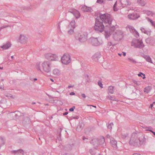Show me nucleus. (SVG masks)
I'll return each mask as SVG.
<instances>
[{
	"label": "nucleus",
	"mask_w": 155,
	"mask_h": 155,
	"mask_svg": "<svg viewBox=\"0 0 155 155\" xmlns=\"http://www.w3.org/2000/svg\"><path fill=\"white\" fill-rule=\"evenodd\" d=\"M86 81L87 82H89L90 79H89V78H86Z\"/></svg>",
	"instance_id": "obj_58"
},
{
	"label": "nucleus",
	"mask_w": 155,
	"mask_h": 155,
	"mask_svg": "<svg viewBox=\"0 0 155 155\" xmlns=\"http://www.w3.org/2000/svg\"><path fill=\"white\" fill-rule=\"evenodd\" d=\"M75 108V107L74 106H73L71 108L69 109V110L71 112L73 111L74 109Z\"/></svg>",
	"instance_id": "obj_48"
},
{
	"label": "nucleus",
	"mask_w": 155,
	"mask_h": 155,
	"mask_svg": "<svg viewBox=\"0 0 155 155\" xmlns=\"http://www.w3.org/2000/svg\"><path fill=\"white\" fill-rule=\"evenodd\" d=\"M89 152L91 154L94 155L95 153V149H91L89 150Z\"/></svg>",
	"instance_id": "obj_38"
},
{
	"label": "nucleus",
	"mask_w": 155,
	"mask_h": 155,
	"mask_svg": "<svg viewBox=\"0 0 155 155\" xmlns=\"http://www.w3.org/2000/svg\"><path fill=\"white\" fill-rule=\"evenodd\" d=\"M113 125V123H110L109 124H107V128L111 130L112 129V127Z\"/></svg>",
	"instance_id": "obj_35"
},
{
	"label": "nucleus",
	"mask_w": 155,
	"mask_h": 155,
	"mask_svg": "<svg viewBox=\"0 0 155 155\" xmlns=\"http://www.w3.org/2000/svg\"><path fill=\"white\" fill-rule=\"evenodd\" d=\"M82 129L83 126L81 124H79L78 125L77 127L76 130L79 131L81 130Z\"/></svg>",
	"instance_id": "obj_32"
},
{
	"label": "nucleus",
	"mask_w": 155,
	"mask_h": 155,
	"mask_svg": "<svg viewBox=\"0 0 155 155\" xmlns=\"http://www.w3.org/2000/svg\"><path fill=\"white\" fill-rule=\"evenodd\" d=\"M101 56L99 53H97L94 54L92 57V58L95 61H98L99 59L100 58Z\"/></svg>",
	"instance_id": "obj_15"
},
{
	"label": "nucleus",
	"mask_w": 155,
	"mask_h": 155,
	"mask_svg": "<svg viewBox=\"0 0 155 155\" xmlns=\"http://www.w3.org/2000/svg\"><path fill=\"white\" fill-rule=\"evenodd\" d=\"M99 146H101L103 147H105L106 146L105 141V139L104 137H102L99 139Z\"/></svg>",
	"instance_id": "obj_13"
},
{
	"label": "nucleus",
	"mask_w": 155,
	"mask_h": 155,
	"mask_svg": "<svg viewBox=\"0 0 155 155\" xmlns=\"http://www.w3.org/2000/svg\"><path fill=\"white\" fill-rule=\"evenodd\" d=\"M128 18L131 20H136L140 17V15L138 14L136 12H134L131 14H130L128 15Z\"/></svg>",
	"instance_id": "obj_10"
},
{
	"label": "nucleus",
	"mask_w": 155,
	"mask_h": 155,
	"mask_svg": "<svg viewBox=\"0 0 155 155\" xmlns=\"http://www.w3.org/2000/svg\"><path fill=\"white\" fill-rule=\"evenodd\" d=\"M68 33L70 34H72L74 32L73 30V29H71L68 31Z\"/></svg>",
	"instance_id": "obj_47"
},
{
	"label": "nucleus",
	"mask_w": 155,
	"mask_h": 155,
	"mask_svg": "<svg viewBox=\"0 0 155 155\" xmlns=\"http://www.w3.org/2000/svg\"><path fill=\"white\" fill-rule=\"evenodd\" d=\"M88 34L86 33H84L78 35L79 41L81 42H84L87 40Z\"/></svg>",
	"instance_id": "obj_8"
},
{
	"label": "nucleus",
	"mask_w": 155,
	"mask_h": 155,
	"mask_svg": "<svg viewBox=\"0 0 155 155\" xmlns=\"http://www.w3.org/2000/svg\"><path fill=\"white\" fill-rule=\"evenodd\" d=\"M120 2L123 7L129 6L130 4V2L129 0H120Z\"/></svg>",
	"instance_id": "obj_14"
},
{
	"label": "nucleus",
	"mask_w": 155,
	"mask_h": 155,
	"mask_svg": "<svg viewBox=\"0 0 155 155\" xmlns=\"http://www.w3.org/2000/svg\"><path fill=\"white\" fill-rule=\"evenodd\" d=\"M11 46V44L10 43L8 42L5 44L1 46V48L3 49H7L9 48Z\"/></svg>",
	"instance_id": "obj_20"
},
{
	"label": "nucleus",
	"mask_w": 155,
	"mask_h": 155,
	"mask_svg": "<svg viewBox=\"0 0 155 155\" xmlns=\"http://www.w3.org/2000/svg\"><path fill=\"white\" fill-rule=\"evenodd\" d=\"M53 73L55 75H58L60 73L59 71L57 69H54L53 70Z\"/></svg>",
	"instance_id": "obj_30"
},
{
	"label": "nucleus",
	"mask_w": 155,
	"mask_h": 155,
	"mask_svg": "<svg viewBox=\"0 0 155 155\" xmlns=\"http://www.w3.org/2000/svg\"><path fill=\"white\" fill-rule=\"evenodd\" d=\"M73 12L74 13L73 15L74 16L76 19H78L80 17V14L78 11L76 10H74Z\"/></svg>",
	"instance_id": "obj_23"
},
{
	"label": "nucleus",
	"mask_w": 155,
	"mask_h": 155,
	"mask_svg": "<svg viewBox=\"0 0 155 155\" xmlns=\"http://www.w3.org/2000/svg\"><path fill=\"white\" fill-rule=\"evenodd\" d=\"M112 19L111 16L108 13L102 14L100 13L99 17L95 18V21L94 26V29L97 32H101L104 30V26L103 24L104 23L106 25V26L111 27V30H114L115 27L112 25L111 22Z\"/></svg>",
	"instance_id": "obj_1"
},
{
	"label": "nucleus",
	"mask_w": 155,
	"mask_h": 155,
	"mask_svg": "<svg viewBox=\"0 0 155 155\" xmlns=\"http://www.w3.org/2000/svg\"><path fill=\"white\" fill-rule=\"evenodd\" d=\"M97 2L100 4H101L103 2V0H97Z\"/></svg>",
	"instance_id": "obj_52"
},
{
	"label": "nucleus",
	"mask_w": 155,
	"mask_h": 155,
	"mask_svg": "<svg viewBox=\"0 0 155 155\" xmlns=\"http://www.w3.org/2000/svg\"><path fill=\"white\" fill-rule=\"evenodd\" d=\"M131 45L134 46L135 48H138L140 49L143 48L145 46L142 40H139L138 39L133 40L131 42Z\"/></svg>",
	"instance_id": "obj_3"
},
{
	"label": "nucleus",
	"mask_w": 155,
	"mask_h": 155,
	"mask_svg": "<svg viewBox=\"0 0 155 155\" xmlns=\"http://www.w3.org/2000/svg\"><path fill=\"white\" fill-rule=\"evenodd\" d=\"M123 55L124 56H125L126 55V53L125 52H123Z\"/></svg>",
	"instance_id": "obj_62"
},
{
	"label": "nucleus",
	"mask_w": 155,
	"mask_h": 155,
	"mask_svg": "<svg viewBox=\"0 0 155 155\" xmlns=\"http://www.w3.org/2000/svg\"><path fill=\"white\" fill-rule=\"evenodd\" d=\"M114 37H117L119 39H121L123 37V32L121 31H119L116 33Z\"/></svg>",
	"instance_id": "obj_16"
},
{
	"label": "nucleus",
	"mask_w": 155,
	"mask_h": 155,
	"mask_svg": "<svg viewBox=\"0 0 155 155\" xmlns=\"http://www.w3.org/2000/svg\"><path fill=\"white\" fill-rule=\"evenodd\" d=\"M137 2L142 6H144L146 4V2L143 0H137Z\"/></svg>",
	"instance_id": "obj_28"
},
{
	"label": "nucleus",
	"mask_w": 155,
	"mask_h": 155,
	"mask_svg": "<svg viewBox=\"0 0 155 155\" xmlns=\"http://www.w3.org/2000/svg\"><path fill=\"white\" fill-rule=\"evenodd\" d=\"M145 141L144 136L140 133H133L129 141V144L134 146H140Z\"/></svg>",
	"instance_id": "obj_2"
},
{
	"label": "nucleus",
	"mask_w": 155,
	"mask_h": 155,
	"mask_svg": "<svg viewBox=\"0 0 155 155\" xmlns=\"http://www.w3.org/2000/svg\"><path fill=\"white\" fill-rule=\"evenodd\" d=\"M63 129L61 128H60L58 131V137L59 140H61V132Z\"/></svg>",
	"instance_id": "obj_29"
},
{
	"label": "nucleus",
	"mask_w": 155,
	"mask_h": 155,
	"mask_svg": "<svg viewBox=\"0 0 155 155\" xmlns=\"http://www.w3.org/2000/svg\"><path fill=\"white\" fill-rule=\"evenodd\" d=\"M81 9L84 12H91L92 9L91 7H87L86 5H84L82 7Z\"/></svg>",
	"instance_id": "obj_17"
},
{
	"label": "nucleus",
	"mask_w": 155,
	"mask_h": 155,
	"mask_svg": "<svg viewBox=\"0 0 155 155\" xmlns=\"http://www.w3.org/2000/svg\"><path fill=\"white\" fill-rule=\"evenodd\" d=\"M67 22L66 21H60L58 24V27L59 29H60V26L61 25L62 27H64L66 25Z\"/></svg>",
	"instance_id": "obj_18"
},
{
	"label": "nucleus",
	"mask_w": 155,
	"mask_h": 155,
	"mask_svg": "<svg viewBox=\"0 0 155 155\" xmlns=\"http://www.w3.org/2000/svg\"><path fill=\"white\" fill-rule=\"evenodd\" d=\"M74 85H72V86H71H71H69L68 87V88H71V87H74Z\"/></svg>",
	"instance_id": "obj_64"
},
{
	"label": "nucleus",
	"mask_w": 155,
	"mask_h": 155,
	"mask_svg": "<svg viewBox=\"0 0 155 155\" xmlns=\"http://www.w3.org/2000/svg\"><path fill=\"white\" fill-rule=\"evenodd\" d=\"M27 40V38L25 35H20L19 37V41L21 43H24L26 42Z\"/></svg>",
	"instance_id": "obj_12"
},
{
	"label": "nucleus",
	"mask_w": 155,
	"mask_h": 155,
	"mask_svg": "<svg viewBox=\"0 0 155 155\" xmlns=\"http://www.w3.org/2000/svg\"><path fill=\"white\" fill-rule=\"evenodd\" d=\"M133 82L135 84H136L138 86H139V85H140V82L139 81H136L134 80L133 81Z\"/></svg>",
	"instance_id": "obj_51"
},
{
	"label": "nucleus",
	"mask_w": 155,
	"mask_h": 155,
	"mask_svg": "<svg viewBox=\"0 0 155 155\" xmlns=\"http://www.w3.org/2000/svg\"><path fill=\"white\" fill-rule=\"evenodd\" d=\"M144 58L147 61L153 63L151 58L149 56L146 55L144 56Z\"/></svg>",
	"instance_id": "obj_27"
},
{
	"label": "nucleus",
	"mask_w": 155,
	"mask_h": 155,
	"mask_svg": "<svg viewBox=\"0 0 155 155\" xmlns=\"http://www.w3.org/2000/svg\"><path fill=\"white\" fill-rule=\"evenodd\" d=\"M128 59L130 62H133L134 64H136L137 63V62L133 58L131 59L130 58H128Z\"/></svg>",
	"instance_id": "obj_42"
},
{
	"label": "nucleus",
	"mask_w": 155,
	"mask_h": 155,
	"mask_svg": "<svg viewBox=\"0 0 155 155\" xmlns=\"http://www.w3.org/2000/svg\"><path fill=\"white\" fill-rule=\"evenodd\" d=\"M110 143L114 147L116 148L117 147V141L114 138L110 139Z\"/></svg>",
	"instance_id": "obj_19"
},
{
	"label": "nucleus",
	"mask_w": 155,
	"mask_h": 155,
	"mask_svg": "<svg viewBox=\"0 0 155 155\" xmlns=\"http://www.w3.org/2000/svg\"><path fill=\"white\" fill-rule=\"evenodd\" d=\"M138 76L142 77L143 79L146 78L145 74L141 72H140L138 74Z\"/></svg>",
	"instance_id": "obj_39"
},
{
	"label": "nucleus",
	"mask_w": 155,
	"mask_h": 155,
	"mask_svg": "<svg viewBox=\"0 0 155 155\" xmlns=\"http://www.w3.org/2000/svg\"><path fill=\"white\" fill-rule=\"evenodd\" d=\"M81 96L84 98H85L86 97V96L84 94H82L81 95Z\"/></svg>",
	"instance_id": "obj_56"
},
{
	"label": "nucleus",
	"mask_w": 155,
	"mask_h": 155,
	"mask_svg": "<svg viewBox=\"0 0 155 155\" xmlns=\"http://www.w3.org/2000/svg\"><path fill=\"white\" fill-rule=\"evenodd\" d=\"M99 138H94L92 139L90 141V143L94 146L95 148L99 146Z\"/></svg>",
	"instance_id": "obj_9"
},
{
	"label": "nucleus",
	"mask_w": 155,
	"mask_h": 155,
	"mask_svg": "<svg viewBox=\"0 0 155 155\" xmlns=\"http://www.w3.org/2000/svg\"><path fill=\"white\" fill-rule=\"evenodd\" d=\"M128 134L127 133H122L121 134L122 137L123 139L126 138L128 136Z\"/></svg>",
	"instance_id": "obj_40"
},
{
	"label": "nucleus",
	"mask_w": 155,
	"mask_h": 155,
	"mask_svg": "<svg viewBox=\"0 0 155 155\" xmlns=\"http://www.w3.org/2000/svg\"><path fill=\"white\" fill-rule=\"evenodd\" d=\"M121 5V4L120 1L117 2L116 1L113 7L114 10V11H117Z\"/></svg>",
	"instance_id": "obj_11"
},
{
	"label": "nucleus",
	"mask_w": 155,
	"mask_h": 155,
	"mask_svg": "<svg viewBox=\"0 0 155 155\" xmlns=\"http://www.w3.org/2000/svg\"><path fill=\"white\" fill-rule=\"evenodd\" d=\"M98 85L101 88H102L103 87V84H102V83L101 82V81H98Z\"/></svg>",
	"instance_id": "obj_44"
},
{
	"label": "nucleus",
	"mask_w": 155,
	"mask_h": 155,
	"mask_svg": "<svg viewBox=\"0 0 155 155\" xmlns=\"http://www.w3.org/2000/svg\"><path fill=\"white\" fill-rule=\"evenodd\" d=\"M91 44L93 46H99L102 43V41L98 38L91 37L89 39Z\"/></svg>",
	"instance_id": "obj_4"
},
{
	"label": "nucleus",
	"mask_w": 155,
	"mask_h": 155,
	"mask_svg": "<svg viewBox=\"0 0 155 155\" xmlns=\"http://www.w3.org/2000/svg\"><path fill=\"white\" fill-rule=\"evenodd\" d=\"M5 96L6 97H7L8 98L10 97L12 98H14V97H13L12 95L10 94H5Z\"/></svg>",
	"instance_id": "obj_43"
},
{
	"label": "nucleus",
	"mask_w": 155,
	"mask_h": 155,
	"mask_svg": "<svg viewBox=\"0 0 155 155\" xmlns=\"http://www.w3.org/2000/svg\"><path fill=\"white\" fill-rule=\"evenodd\" d=\"M134 32L135 33V36L138 38L139 37V33L137 32V31L136 30H134Z\"/></svg>",
	"instance_id": "obj_45"
},
{
	"label": "nucleus",
	"mask_w": 155,
	"mask_h": 155,
	"mask_svg": "<svg viewBox=\"0 0 155 155\" xmlns=\"http://www.w3.org/2000/svg\"><path fill=\"white\" fill-rule=\"evenodd\" d=\"M79 117L78 116H77L75 117H72V118H73L74 119H78L79 118Z\"/></svg>",
	"instance_id": "obj_53"
},
{
	"label": "nucleus",
	"mask_w": 155,
	"mask_h": 155,
	"mask_svg": "<svg viewBox=\"0 0 155 155\" xmlns=\"http://www.w3.org/2000/svg\"><path fill=\"white\" fill-rule=\"evenodd\" d=\"M68 114V112H66L63 114V115L65 116V115H67Z\"/></svg>",
	"instance_id": "obj_59"
},
{
	"label": "nucleus",
	"mask_w": 155,
	"mask_h": 155,
	"mask_svg": "<svg viewBox=\"0 0 155 155\" xmlns=\"http://www.w3.org/2000/svg\"><path fill=\"white\" fill-rule=\"evenodd\" d=\"M107 98H108L109 99L114 101H116V97L114 96H111L110 95H109L107 97Z\"/></svg>",
	"instance_id": "obj_33"
},
{
	"label": "nucleus",
	"mask_w": 155,
	"mask_h": 155,
	"mask_svg": "<svg viewBox=\"0 0 155 155\" xmlns=\"http://www.w3.org/2000/svg\"><path fill=\"white\" fill-rule=\"evenodd\" d=\"M107 45L108 46H110L111 45H113V44H112V42H111L110 41L108 43Z\"/></svg>",
	"instance_id": "obj_55"
},
{
	"label": "nucleus",
	"mask_w": 155,
	"mask_h": 155,
	"mask_svg": "<svg viewBox=\"0 0 155 155\" xmlns=\"http://www.w3.org/2000/svg\"><path fill=\"white\" fill-rule=\"evenodd\" d=\"M6 26H3L0 28V31L3 28H6Z\"/></svg>",
	"instance_id": "obj_61"
},
{
	"label": "nucleus",
	"mask_w": 155,
	"mask_h": 155,
	"mask_svg": "<svg viewBox=\"0 0 155 155\" xmlns=\"http://www.w3.org/2000/svg\"><path fill=\"white\" fill-rule=\"evenodd\" d=\"M14 112L16 113L17 114L18 117H20V116H21V113L18 111H15V112Z\"/></svg>",
	"instance_id": "obj_46"
},
{
	"label": "nucleus",
	"mask_w": 155,
	"mask_h": 155,
	"mask_svg": "<svg viewBox=\"0 0 155 155\" xmlns=\"http://www.w3.org/2000/svg\"><path fill=\"white\" fill-rule=\"evenodd\" d=\"M146 129H152V128L150 126L146 127L145 128Z\"/></svg>",
	"instance_id": "obj_57"
},
{
	"label": "nucleus",
	"mask_w": 155,
	"mask_h": 155,
	"mask_svg": "<svg viewBox=\"0 0 155 155\" xmlns=\"http://www.w3.org/2000/svg\"><path fill=\"white\" fill-rule=\"evenodd\" d=\"M70 24L71 25L73 28H75V22L74 20H72L71 22H70Z\"/></svg>",
	"instance_id": "obj_36"
},
{
	"label": "nucleus",
	"mask_w": 155,
	"mask_h": 155,
	"mask_svg": "<svg viewBox=\"0 0 155 155\" xmlns=\"http://www.w3.org/2000/svg\"><path fill=\"white\" fill-rule=\"evenodd\" d=\"M106 137H107V138H110V136L109 134H107V135H106Z\"/></svg>",
	"instance_id": "obj_63"
},
{
	"label": "nucleus",
	"mask_w": 155,
	"mask_h": 155,
	"mask_svg": "<svg viewBox=\"0 0 155 155\" xmlns=\"http://www.w3.org/2000/svg\"><path fill=\"white\" fill-rule=\"evenodd\" d=\"M64 149L66 151H70L72 149V146L70 144H68L64 147Z\"/></svg>",
	"instance_id": "obj_25"
},
{
	"label": "nucleus",
	"mask_w": 155,
	"mask_h": 155,
	"mask_svg": "<svg viewBox=\"0 0 155 155\" xmlns=\"http://www.w3.org/2000/svg\"><path fill=\"white\" fill-rule=\"evenodd\" d=\"M36 68L38 70H39L40 71H41V70L40 69V64L39 63H37L36 66Z\"/></svg>",
	"instance_id": "obj_41"
},
{
	"label": "nucleus",
	"mask_w": 155,
	"mask_h": 155,
	"mask_svg": "<svg viewBox=\"0 0 155 155\" xmlns=\"http://www.w3.org/2000/svg\"><path fill=\"white\" fill-rule=\"evenodd\" d=\"M114 87L112 86H110L109 87L108 90L109 92L111 94L114 93Z\"/></svg>",
	"instance_id": "obj_31"
},
{
	"label": "nucleus",
	"mask_w": 155,
	"mask_h": 155,
	"mask_svg": "<svg viewBox=\"0 0 155 155\" xmlns=\"http://www.w3.org/2000/svg\"><path fill=\"white\" fill-rule=\"evenodd\" d=\"M12 153L15 154H19V153L22 154H24V152L21 149H19L17 150H14L12 151Z\"/></svg>",
	"instance_id": "obj_22"
},
{
	"label": "nucleus",
	"mask_w": 155,
	"mask_h": 155,
	"mask_svg": "<svg viewBox=\"0 0 155 155\" xmlns=\"http://www.w3.org/2000/svg\"><path fill=\"white\" fill-rule=\"evenodd\" d=\"M151 87L150 86H147L144 88V92L145 93H148L149 92L150 90L151 89Z\"/></svg>",
	"instance_id": "obj_26"
},
{
	"label": "nucleus",
	"mask_w": 155,
	"mask_h": 155,
	"mask_svg": "<svg viewBox=\"0 0 155 155\" xmlns=\"http://www.w3.org/2000/svg\"><path fill=\"white\" fill-rule=\"evenodd\" d=\"M51 63L49 61H45L42 64L43 70L46 72L49 73L51 71Z\"/></svg>",
	"instance_id": "obj_6"
},
{
	"label": "nucleus",
	"mask_w": 155,
	"mask_h": 155,
	"mask_svg": "<svg viewBox=\"0 0 155 155\" xmlns=\"http://www.w3.org/2000/svg\"><path fill=\"white\" fill-rule=\"evenodd\" d=\"M146 130L152 132L153 133V135H154L155 136V132L149 129H146Z\"/></svg>",
	"instance_id": "obj_50"
},
{
	"label": "nucleus",
	"mask_w": 155,
	"mask_h": 155,
	"mask_svg": "<svg viewBox=\"0 0 155 155\" xmlns=\"http://www.w3.org/2000/svg\"><path fill=\"white\" fill-rule=\"evenodd\" d=\"M145 13L148 16H153L154 14V13L153 12L148 10L146 11Z\"/></svg>",
	"instance_id": "obj_34"
},
{
	"label": "nucleus",
	"mask_w": 155,
	"mask_h": 155,
	"mask_svg": "<svg viewBox=\"0 0 155 155\" xmlns=\"http://www.w3.org/2000/svg\"><path fill=\"white\" fill-rule=\"evenodd\" d=\"M129 28L130 29V31H131V30L133 32H134L133 31H134V30H135L134 29V28L132 26H129Z\"/></svg>",
	"instance_id": "obj_49"
},
{
	"label": "nucleus",
	"mask_w": 155,
	"mask_h": 155,
	"mask_svg": "<svg viewBox=\"0 0 155 155\" xmlns=\"http://www.w3.org/2000/svg\"><path fill=\"white\" fill-rule=\"evenodd\" d=\"M104 35L106 38L107 39L111 35V32L107 31H105Z\"/></svg>",
	"instance_id": "obj_24"
},
{
	"label": "nucleus",
	"mask_w": 155,
	"mask_h": 155,
	"mask_svg": "<svg viewBox=\"0 0 155 155\" xmlns=\"http://www.w3.org/2000/svg\"><path fill=\"white\" fill-rule=\"evenodd\" d=\"M74 10H76L75 9H72L70 10L68 12H71L72 13L73 15L74 14V13L73 12L74 11Z\"/></svg>",
	"instance_id": "obj_54"
},
{
	"label": "nucleus",
	"mask_w": 155,
	"mask_h": 155,
	"mask_svg": "<svg viewBox=\"0 0 155 155\" xmlns=\"http://www.w3.org/2000/svg\"><path fill=\"white\" fill-rule=\"evenodd\" d=\"M45 57L46 59L50 60L51 61L58 60V57L55 54L49 53L45 54Z\"/></svg>",
	"instance_id": "obj_7"
},
{
	"label": "nucleus",
	"mask_w": 155,
	"mask_h": 155,
	"mask_svg": "<svg viewBox=\"0 0 155 155\" xmlns=\"http://www.w3.org/2000/svg\"><path fill=\"white\" fill-rule=\"evenodd\" d=\"M74 94L75 93L74 92H71L70 94V95H74Z\"/></svg>",
	"instance_id": "obj_60"
},
{
	"label": "nucleus",
	"mask_w": 155,
	"mask_h": 155,
	"mask_svg": "<svg viewBox=\"0 0 155 155\" xmlns=\"http://www.w3.org/2000/svg\"><path fill=\"white\" fill-rule=\"evenodd\" d=\"M140 30L143 33H144L148 35L150 34V32L151 31L149 29L148 30H147L146 29H145L143 28H140Z\"/></svg>",
	"instance_id": "obj_21"
},
{
	"label": "nucleus",
	"mask_w": 155,
	"mask_h": 155,
	"mask_svg": "<svg viewBox=\"0 0 155 155\" xmlns=\"http://www.w3.org/2000/svg\"><path fill=\"white\" fill-rule=\"evenodd\" d=\"M62 63L64 64H68L71 61V56L68 53L64 54L61 58Z\"/></svg>",
	"instance_id": "obj_5"
},
{
	"label": "nucleus",
	"mask_w": 155,
	"mask_h": 155,
	"mask_svg": "<svg viewBox=\"0 0 155 155\" xmlns=\"http://www.w3.org/2000/svg\"><path fill=\"white\" fill-rule=\"evenodd\" d=\"M147 19L148 21H149L151 23V25L152 26H154V27H155V24L154 22L152 20L148 18H147Z\"/></svg>",
	"instance_id": "obj_37"
}]
</instances>
